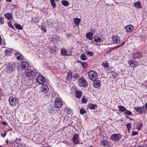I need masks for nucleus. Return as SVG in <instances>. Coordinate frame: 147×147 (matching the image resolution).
<instances>
[{
    "label": "nucleus",
    "instance_id": "nucleus-10",
    "mask_svg": "<svg viewBox=\"0 0 147 147\" xmlns=\"http://www.w3.org/2000/svg\"><path fill=\"white\" fill-rule=\"evenodd\" d=\"M40 97L42 99H47L49 98L50 94L49 92H40Z\"/></svg>",
    "mask_w": 147,
    "mask_h": 147
},
{
    "label": "nucleus",
    "instance_id": "nucleus-45",
    "mask_svg": "<svg viewBox=\"0 0 147 147\" xmlns=\"http://www.w3.org/2000/svg\"><path fill=\"white\" fill-rule=\"evenodd\" d=\"M124 114L128 115H131L132 112L126 109V110H125L124 112Z\"/></svg>",
    "mask_w": 147,
    "mask_h": 147
},
{
    "label": "nucleus",
    "instance_id": "nucleus-35",
    "mask_svg": "<svg viewBox=\"0 0 147 147\" xmlns=\"http://www.w3.org/2000/svg\"><path fill=\"white\" fill-rule=\"evenodd\" d=\"M57 50V48L55 46H53L50 48V51L52 53H55Z\"/></svg>",
    "mask_w": 147,
    "mask_h": 147
},
{
    "label": "nucleus",
    "instance_id": "nucleus-1",
    "mask_svg": "<svg viewBox=\"0 0 147 147\" xmlns=\"http://www.w3.org/2000/svg\"><path fill=\"white\" fill-rule=\"evenodd\" d=\"M25 75L27 78L31 80L36 78V76L37 75V73L36 71H33L31 70L28 69L25 71Z\"/></svg>",
    "mask_w": 147,
    "mask_h": 147
},
{
    "label": "nucleus",
    "instance_id": "nucleus-15",
    "mask_svg": "<svg viewBox=\"0 0 147 147\" xmlns=\"http://www.w3.org/2000/svg\"><path fill=\"white\" fill-rule=\"evenodd\" d=\"M93 86L95 88H98L99 87L101 86L100 81L98 80H93Z\"/></svg>",
    "mask_w": 147,
    "mask_h": 147
},
{
    "label": "nucleus",
    "instance_id": "nucleus-33",
    "mask_svg": "<svg viewBox=\"0 0 147 147\" xmlns=\"http://www.w3.org/2000/svg\"><path fill=\"white\" fill-rule=\"evenodd\" d=\"M20 141V139H19L16 138L15 140L13 141L12 140H9V143L10 144H16L18 143L17 141Z\"/></svg>",
    "mask_w": 147,
    "mask_h": 147
},
{
    "label": "nucleus",
    "instance_id": "nucleus-32",
    "mask_svg": "<svg viewBox=\"0 0 147 147\" xmlns=\"http://www.w3.org/2000/svg\"><path fill=\"white\" fill-rule=\"evenodd\" d=\"M11 49H7L5 50V55L6 56L9 55L11 53L12 51H11Z\"/></svg>",
    "mask_w": 147,
    "mask_h": 147
},
{
    "label": "nucleus",
    "instance_id": "nucleus-53",
    "mask_svg": "<svg viewBox=\"0 0 147 147\" xmlns=\"http://www.w3.org/2000/svg\"><path fill=\"white\" fill-rule=\"evenodd\" d=\"M8 127L6 131H7V132L9 131H11L13 130V129L9 125H8Z\"/></svg>",
    "mask_w": 147,
    "mask_h": 147
},
{
    "label": "nucleus",
    "instance_id": "nucleus-43",
    "mask_svg": "<svg viewBox=\"0 0 147 147\" xmlns=\"http://www.w3.org/2000/svg\"><path fill=\"white\" fill-rule=\"evenodd\" d=\"M67 53V51L65 49H61V54L63 55H66Z\"/></svg>",
    "mask_w": 147,
    "mask_h": 147
},
{
    "label": "nucleus",
    "instance_id": "nucleus-38",
    "mask_svg": "<svg viewBox=\"0 0 147 147\" xmlns=\"http://www.w3.org/2000/svg\"><path fill=\"white\" fill-rule=\"evenodd\" d=\"M108 143V141L106 140L102 141L101 142V144L104 146H106Z\"/></svg>",
    "mask_w": 147,
    "mask_h": 147
},
{
    "label": "nucleus",
    "instance_id": "nucleus-56",
    "mask_svg": "<svg viewBox=\"0 0 147 147\" xmlns=\"http://www.w3.org/2000/svg\"><path fill=\"white\" fill-rule=\"evenodd\" d=\"M5 142L6 144V145H9V141L7 139L6 140H5Z\"/></svg>",
    "mask_w": 147,
    "mask_h": 147
},
{
    "label": "nucleus",
    "instance_id": "nucleus-14",
    "mask_svg": "<svg viewBox=\"0 0 147 147\" xmlns=\"http://www.w3.org/2000/svg\"><path fill=\"white\" fill-rule=\"evenodd\" d=\"M142 56V54L141 52H136L133 54V58L134 59L140 58Z\"/></svg>",
    "mask_w": 147,
    "mask_h": 147
},
{
    "label": "nucleus",
    "instance_id": "nucleus-42",
    "mask_svg": "<svg viewBox=\"0 0 147 147\" xmlns=\"http://www.w3.org/2000/svg\"><path fill=\"white\" fill-rule=\"evenodd\" d=\"M80 114L82 115H83L84 114L86 113V111L83 108H81L80 110Z\"/></svg>",
    "mask_w": 147,
    "mask_h": 147
},
{
    "label": "nucleus",
    "instance_id": "nucleus-48",
    "mask_svg": "<svg viewBox=\"0 0 147 147\" xmlns=\"http://www.w3.org/2000/svg\"><path fill=\"white\" fill-rule=\"evenodd\" d=\"M126 127L127 128V129L128 131H129L131 128V124L130 123H128L126 125Z\"/></svg>",
    "mask_w": 147,
    "mask_h": 147
},
{
    "label": "nucleus",
    "instance_id": "nucleus-59",
    "mask_svg": "<svg viewBox=\"0 0 147 147\" xmlns=\"http://www.w3.org/2000/svg\"><path fill=\"white\" fill-rule=\"evenodd\" d=\"M71 54V51H67V54L66 55H69Z\"/></svg>",
    "mask_w": 147,
    "mask_h": 147
},
{
    "label": "nucleus",
    "instance_id": "nucleus-23",
    "mask_svg": "<svg viewBox=\"0 0 147 147\" xmlns=\"http://www.w3.org/2000/svg\"><path fill=\"white\" fill-rule=\"evenodd\" d=\"M134 6L136 8L138 9H141L142 8V7L141 4V2L139 1L134 3Z\"/></svg>",
    "mask_w": 147,
    "mask_h": 147
},
{
    "label": "nucleus",
    "instance_id": "nucleus-11",
    "mask_svg": "<svg viewBox=\"0 0 147 147\" xmlns=\"http://www.w3.org/2000/svg\"><path fill=\"white\" fill-rule=\"evenodd\" d=\"M134 109L136 112L140 114H142L145 111L144 106L141 107L138 106L137 107H134Z\"/></svg>",
    "mask_w": 147,
    "mask_h": 147
},
{
    "label": "nucleus",
    "instance_id": "nucleus-29",
    "mask_svg": "<svg viewBox=\"0 0 147 147\" xmlns=\"http://www.w3.org/2000/svg\"><path fill=\"white\" fill-rule=\"evenodd\" d=\"M65 112L68 114H71L73 113L72 110L69 108H66L65 109Z\"/></svg>",
    "mask_w": 147,
    "mask_h": 147
},
{
    "label": "nucleus",
    "instance_id": "nucleus-30",
    "mask_svg": "<svg viewBox=\"0 0 147 147\" xmlns=\"http://www.w3.org/2000/svg\"><path fill=\"white\" fill-rule=\"evenodd\" d=\"M14 26L16 29L18 30H22L23 29L22 26L20 24L15 23L14 24Z\"/></svg>",
    "mask_w": 147,
    "mask_h": 147
},
{
    "label": "nucleus",
    "instance_id": "nucleus-16",
    "mask_svg": "<svg viewBox=\"0 0 147 147\" xmlns=\"http://www.w3.org/2000/svg\"><path fill=\"white\" fill-rule=\"evenodd\" d=\"M128 64L131 67H135L137 66L138 63L134 59H131L128 61Z\"/></svg>",
    "mask_w": 147,
    "mask_h": 147
},
{
    "label": "nucleus",
    "instance_id": "nucleus-4",
    "mask_svg": "<svg viewBox=\"0 0 147 147\" xmlns=\"http://www.w3.org/2000/svg\"><path fill=\"white\" fill-rule=\"evenodd\" d=\"M88 77L92 80H94L98 78V75L97 73L91 70L88 73Z\"/></svg>",
    "mask_w": 147,
    "mask_h": 147
},
{
    "label": "nucleus",
    "instance_id": "nucleus-24",
    "mask_svg": "<svg viewBox=\"0 0 147 147\" xmlns=\"http://www.w3.org/2000/svg\"><path fill=\"white\" fill-rule=\"evenodd\" d=\"M97 105H96L93 104H90L88 105V108L90 109L94 110L96 108Z\"/></svg>",
    "mask_w": 147,
    "mask_h": 147
},
{
    "label": "nucleus",
    "instance_id": "nucleus-8",
    "mask_svg": "<svg viewBox=\"0 0 147 147\" xmlns=\"http://www.w3.org/2000/svg\"><path fill=\"white\" fill-rule=\"evenodd\" d=\"M80 137L79 135L78 134H74L72 139V141L74 144L77 145L79 142L80 140Z\"/></svg>",
    "mask_w": 147,
    "mask_h": 147
},
{
    "label": "nucleus",
    "instance_id": "nucleus-62",
    "mask_svg": "<svg viewBox=\"0 0 147 147\" xmlns=\"http://www.w3.org/2000/svg\"><path fill=\"white\" fill-rule=\"evenodd\" d=\"M125 44V42H123L121 44V45H122V46H124Z\"/></svg>",
    "mask_w": 147,
    "mask_h": 147
},
{
    "label": "nucleus",
    "instance_id": "nucleus-3",
    "mask_svg": "<svg viewBox=\"0 0 147 147\" xmlns=\"http://www.w3.org/2000/svg\"><path fill=\"white\" fill-rule=\"evenodd\" d=\"M78 82L79 86L84 88L86 87L88 85V82L85 78H80L78 80Z\"/></svg>",
    "mask_w": 147,
    "mask_h": 147
},
{
    "label": "nucleus",
    "instance_id": "nucleus-47",
    "mask_svg": "<svg viewBox=\"0 0 147 147\" xmlns=\"http://www.w3.org/2000/svg\"><path fill=\"white\" fill-rule=\"evenodd\" d=\"M4 18L0 16V23L1 24H3L4 23Z\"/></svg>",
    "mask_w": 147,
    "mask_h": 147
},
{
    "label": "nucleus",
    "instance_id": "nucleus-46",
    "mask_svg": "<svg viewBox=\"0 0 147 147\" xmlns=\"http://www.w3.org/2000/svg\"><path fill=\"white\" fill-rule=\"evenodd\" d=\"M51 3L53 8H55L56 7V5L54 1L53 0H50Z\"/></svg>",
    "mask_w": 147,
    "mask_h": 147
},
{
    "label": "nucleus",
    "instance_id": "nucleus-21",
    "mask_svg": "<svg viewBox=\"0 0 147 147\" xmlns=\"http://www.w3.org/2000/svg\"><path fill=\"white\" fill-rule=\"evenodd\" d=\"M15 55L17 59L19 60L22 61L23 59V56L19 53L15 54Z\"/></svg>",
    "mask_w": 147,
    "mask_h": 147
},
{
    "label": "nucleus",
    "instance_id": "nucleus-49",
    "mask_svg": "<svg viewBox=\"0 0 147 147\" xmlns=\"http://www.w3.org/2000/svg\"><path fill=\"white\" fill-rule=\"evenodd\" d=\"M41 29L43 30L45 32H47V30L46 28L43 25H41L40 26Z\"/></svg>",
    "mask_w": 147,
    "mask_h": 147
},
{
    "label": "nucleus",
    "instance_id": "nucleus-51",
    "mask_svg": "<svg viewBox=\"0 0 147 147\" xmlns=\"http://www.w3.org/2000/svg\"><path fill=\"white\" fill-rule=\"evenodd\" d=\"M73 78H74L75 79H78L79 77V76L78 74L77 73H76L75 74L73 75Z\"/></svg>",
    "mask_w": 147,
    "mask_h": 147
},
{
    "label": "nucleus",
    "instance_id": "nucleus-57",
    "mask_svg": "<svg viewBox=\"0 0 147 147\" xmlns=\"http://www.w3.org/2000/svg\"><path fill=\"white\" fill-rule=\"evenodd\" d=\"M1 123L3 124L4 125H8V124L6 121H2L1 122Z\"/></svg>",
    "mask_w": 147,
    "mask_h": 147
},
{
    "label": "nucleus",
    "instance_id": "nucleus-26",
    "mask_svg": "<svg viewBox=\"0 0 147 147\" xmlns=\"http://www.w3.org/2000/svg\"><path fill=\"white\" fill-rule=\"evenodd\" d=\"M93 35V33L91 32H89L86 34V37L90 40L92 39V36Z\"/></svg>",
    "mask_w": 147,
    "mask_h": 147
},
{
    "label": "nucleus",
    "instance_id": "nucleus-12",
    "mask_svg": "<svg viewBox=\"0 0 147 147\" xmlns=\"http://www.w3.org/2000/svg\"><path fill=\"white\" fill-rule=\"evenodd\" d=\"M112 40L114 44H119L121 41L120 37L118 36L113 35L112 37Z\"/></svg>",
    "mask_w": 147,
    "mask_h": 147
},
{
    "label": "nucleus",
    "instance_id": "nucleus-27",
    "mask_svg": "<svg viewBox=\"0 0 147 147\" xmlns=\"http://www.w3.org/2000/svg\"><path fill=\"white\" fill-rule=\"evenodd\" d=\"M59 40V36H57L55 35L53 36L51 38V41L54 42H57Z\"/></svg>",
    "mask_w": 147,
    "mask_h": 147
},
{
    "label": "nucleus",
    "instance_id": "nucleus-9",
    "mask_svg": "<svg viewBox=\"0 0 147 147\" xmlns=\"http://www.w3.org/2000/svg\"><path fill=\"white\" fill-rule=\"evenodd\" d=\"M45 81L44 77L41 75H39L36 78V81L37 83L39 84H42Z\"/></svg>",
    "mask_w": 147,
    "mask_h": 147
},
{
    "label": "nucleus",
    "instance_id": "nucleus-36",
    "mask_svg": "<svg viewBox=\"0 0 147 147\" xmlns=\"http://www.w3.org/2000/svg\"><path fill=\"white\" fill-rule=\"evenodd\" d=\"M80 58L83 61L86 60L87 59V57L84 53L82 54L80 56Z\"/></svg>",
    "mask_w": 147,
    "mask_h": 147
},
{
    "label": "nucleus",
    "instance_id": "nucleus-58",
    "mask_svg": "<svg viewBox=\"0 0 147 147\" xmlns=\"http://www.w3.org/2000/svg\"><path fill=\"white\" fill-rule=\"evenodd\" d=\"M137 132L136 131H133L132 133V135L133 136L136 135H137Z\"/></svg>",
    "mask_w": 147,
    "mask_h": 147
},
{
    "label": "nucleus",
    "instance_id": "nucleus-19",
    "mask_svg": "<svg viewBox=\"0 0 147 147\" xmlns=\"http://www.w3.org/2000/svg\"><path fill=\"white\" fill-rule=\"evenodd\" d=\"M21 67L24 69H26L29 66L28 63L26 62L23 61L20 65Z\"/></svg>",
    "mask_w": 147,
    "mask_h": 147
},
{
    "label": "nucleus",
    "instance_id": "nucleus-63",
    "mask_svg": "<svg viewBox=\"0 0 147 147\" xmlns=\"http://www.w3.org/2000/svg\"><path fill=\"white\" fill-rule=\"evenodd\" d=\"M114 47L115 49H117L118 48H119V45H118V46H116Z\"/></svg>",
    "mask_w": 147,
    "mask_h": 147
},
{
    "label": "nucleus",
    "instance_id": "nucleus-13",
    "mask_svg": "<svg viewBox=\"0 0 147 147\" xmlns=\"http://www.w3.org/2000/svg\"><path fill=\"white\" fill-rule=\"evenodd\" d=\"M49 88L46 84H42L41 86V91L40 92H49Z\"/></svg>",
    "mask_w": 147,
    "mask_h": 147
},
{
    "label": "nucleus",
    "instance_id": "nucleus-31",
    "mask_svg": "<svg viewBox=\"0 0 147 147\" xmlns=\"http://www.w3.org/2000/svg\"><path fill=\"white\" fill-rule=\"evenodd\" d=\"M94 41L95 42H103V40L101 38H99L98 36L95 37L94 38Z\"/></svg>",
    "mask_w": 147,
    "mask_h": 147
},
{
    "label": "nucleus",
    "instance_id": "nucleus-39",
    "mask_svg": "<svg viewBox=\"0 0 147 147\" xmlns=\"http://www.w3.org/2000/svg\"><path fill=\"white\" fill-rule=\"evenodd\" d=\"M7 132V131H1V136L2 137H3V138L5 137L6 135Z\"/></svg>",
    "mask_w": 147,
    "mask_h": 147
},
{
    "label": "nucleus",
    "instance_id": "nucleus-40",
    "mask_svg": "<svg viewBox=\"0 0 147 147\" xmlns=\"http://www.w3.org/2000/svg\"><path fill=\"white\" fill-rule=\"evenodd\" d=\"M85 96H83L82 98V102L83 103H86L87 102L88 100V99L87 98H84Z\"/></svg>",
    "mask_w": 147,
    "mask_h": 147
},
{
    "label": "nucleus",
    "instance_id": "nucleus-44",
    "mask_svg": "<svg viewBox=\"0 0 147 147\" xmlns=\"http://www.w3.org/2000/svg\"><path fill=\"white\" fill-rule=\"evenodd\" d=\"M8 26L11 28H12L14 30H15V28L12 25V22L11 20H10L8 23Z\"/></svg>",
    "mask_w": 147,
    "mask_h": 147
},
{
    "label": "nucleus",
    "instance_id": "nucleus-5",
    "mask_svg": "<svg viewBox=\"0 0 147 147\" xmlns=\"http://www.w3.org/2000/svg\"><path fill=\"white\" fill-rule=\"evenodd\" d=\"M9 104L11 106H14L17 104L18 100L17 98L12 96L10 97L8 100Z\"/></svg>",
    "mask_w": 147,
    "mask_h": 147
},
{
    "label": "nucleus",
    "instance_id": "nucleus-61",
    "mask_svg": "<svg viewBox=\"0 0 147 147\" xmlns=\"http://www.w3.org/2000/svg\"><path fill=\"white\" fill-rule=\"evenodd\" d=\"M78 62L79 63H80L82 65L83 64V62H82V61H80L79 60H77Z\"/></svg>",
    "mask_w": 147,
    "mask_h": 147
},
{
    "label": "nucleus",
    "instance_id": "nucleus-17",
    "mask_svg": "<svg viewBox=\"0 0 147 147\" xmlns=\"http://www.w3.org/2000/svg\"><path fill=\"white\" fill-rule=\"evenodd\" d=\"M75 96L78 99L80 98L82 95V92L81 91L77 90L75 93Z\"/></svg>",
    "mask_w": 147,
    "mask_h": 147
},
{
    "label": "nucleus",
    "instance_id": "nucleus-50",
    "mask_svg": "<svg viewBox=\"0 0 147 147\" xmlns=\"http://www.w3.org/2000/svg\"><path fill=\"white\" fill-rule=\"evenodd\" d=\"M143 125L141 123H140L138 124L137 125V129H138L140 130L141 128L142 127Z\"/></svg>",
    "mask_w": 147,
    "mask_h": 147
},
{
    "label": "nucleus",
    "instance_id": "nucleus-54",
    "mask_svg": "<svg viewBox=\"0 0 147 147\" xmlns=\"http://www.w3.org/2000/svg\"><path fill=\"white\" fill-rule=\"evenodd\" d=\"M115 49L114 47H113L110 49L109 51L107 52V53L109 54H110L111 53V52L113 51Z\"/></svg>",
    "mask_w": 147,
    "mask_h": 147
},
{
    "label": "nucleus",
    "instance_id": "nucleus-6",
    "mask_svg": "<svg viewBox=\"0 0 147 147\" xmlns=\"http://www.w3.org/2000/svg\"><path fill=\"white\" fill-rule=\"evenodd\" d=\"M121 134H113L111 136V139L114 142L118 141L121 138Z\"/></svg>",
    "mask_w": 147,
    "mask_h": 147
},
{
    "label": "nucleus",
    "instance_id": "nucleus-55",
    "mask_svg": "<svg viewBox=\"0 0 147 147\" xmlns=\"http://www.w3.org/2000/svg\"><path fill=\"white\" fill-rule=\"evenodd\" d=\"M34 22L35 23H38L39 22V21L38 20L37 18H36L34 19Z\"/></svg>",
    "mask_w": 147,
    "mask_h": 147
},
{
    "label": "nucleus",
    "instance_id": "nucleus-64",
    "mask_svg": "<svg viewBox=\"0 0 147 147\" xmlns=\"http://www.w3.org/2000/svg\"><path fill=\"white\" fill-rule=\"evenodd\" d=\"M66 35L67 37H69L70 36V35L68 33L66 34Z\"/></svg>",
    "mask_w": 147,
    "mask_h": 147
},
{
    "label": "nucleus",
    "instance_id": "nucleus-20",
    "mask_svg": "<svg viewBox=\"0 0 147 147\" xmlns=\"http://www.w3.org/2000/svg\"><path fill=\"white\" fill-rule=\"evenodd\" d=\"M4 16L8 20H11L13 19L12 13L8 12L7 13L4 15Z\"/></svg>",
    "mask_w": 147,
    "mask_h": 147
},
{
    "label": "nucleus",
    "instance_id": "nucleus-28",
    "mask_svg": "<svg viewBox=\"0 0 147 147\" xmlns=\"http://www.w3.org/2000/svg\"><path fill=\"white\" fill-rule=\"evenodd\" d=\"M73 21L76 25L78 26L79 23L80 22L81 20L78 18H76L74 19Z\"/></svg>",
    "mask_w": 147,
    "mask_h": 147
},
{
    "label": "nucleus",
    "instance_id": "nucleus-2",
    "mask_svg": "<svg viewBox=\"0 0 147 147\" xmlns=\"http://www.w3.org/2000/svg\"><path fill=\"white\" fill-rule=\"evenodd\" d=\"M16 66L15 63H9L5 65V71L8 73L11 74L15 70Z\"/></svg>",
    "mask_w": 147,
    "mask_h": 147
},
{
    "label": "nucleus",
    "instance_id": "nucleus-25",
    "mask_svg": "<svg viewBox=\"0 0 147 147\" xmlns=\"http://www.w3.org/2000/svg\"><path fill=\"white\" fill-rule=\"evenodd\" d=\"M118 108L119 111L122 112H124L125 110H126V109L124 107L121 105H119L118 106Z\"/></svg>",
    "mask_w": 147,
    "mask_h": 147
},
{
    "label": "nucleus",
    "instance_id": "nucleus-41",
    "mask_svg": "<svg viewBox=\"0 0 147 147\" xmlns=\"http://www.w3.org/2000/svg\"><path fill=\"white\" fill-rule=\"evenodd\" d=\"M102 65L104 67H108L109 66V64L106 61H104L102 63Z\"/></svg>",
    "mask_w": 147,
    "mask_h": 147
},
{
    "label": "nucleus",
    "instance_id": "nucleus-37",
    "mask_svg": "<svg viewBox=\"0 0 147 147\" xmlns=\"http://www.w3.org/2000/svg\"><path fill=\"white\" fill-rule=\"evenodd\" d=\"M86 54L89 56H93L94 55V53L92 51H86Z\"/></svg>",
    "mask_w": 147,
    "mask_h": 147
},
{
    "label": "nucleus",
    "instance_id": "nucleus-60",
    "mask_svg": "<svg viewBox=\"0 0 147 147\" xmlns=\"http://www.w3.org/2000/svg\"><path fill=\"white\" fill-rule=\"evenodd\" d=\"M144 106L146 110H147V102L144 105Z\"/></svg>",
    "mask_w": 147,
    "mask_h": 147
},
{
    "label": "nucleus",
    "instance_id": "nucleus-18",
    "mask_svg": "<svg viewBox=\"0 0 147 147\" xmlns=\"http://www.w3.org/2000/svg\"><path fill=\"white\" fill-rule=\"evenodd\" d=\"M125 28L127 32H131L134 29V27L133 26L129 25L125 27Z\"/></svg>",
    "mask_w": 147,
    "mask_h": 147
},
{
    "label": "nucleus",
    "instance_id": "nucleus-52",
    "mask_svg": "<svg viewBox=\"0 0 147 147\" xmlns=\"http://www.w3.org/2000/svg\"><path fill=\"white\" fill-rule=\"evenodd\" d=\"M82 65L83 67L84 68H87L88 67L87 64L85 62H83V64H82Z\"/></svg>",
    "mask_w": 147,
    "mask_h": 147
},
{
    "label": "nucleus",
    "instance_id": "nucleus-22",
    "mask_svg": "<svg viewBox=\"0 0 147 147\" xmlns=\"http://www.w3.org/2000/svg\"><path fill=\"white\" fill-rule=\"evenodd\" d=\"M72 73L71 71L67 73V80L69 82H70L72 78Z\"/></svg>",
    "mask_w": 147,
    "mask_h": 147
},
{
    "label": "nucleus",
    "instance_id": "nucleus-34",
    "mask_svg": "<svg viewBox=\"0 0 147 147\" xmlns=\"http://www.w3.org/2000/svg\"><path fill=\"white\" fill-rule=\"evenodd\" d=\"M61 3L63 5L65 6H68L69 4V2L67 1L66 0H63L61 1Z\"/></svg>",
    "mask_w": 147,
    "mask_h": 147
},
{
    "label": "nucleus",
    "instance_id": "nucleus-7",
    "mask_svg": "<svg viewBox=\"0 0 147 147\" xmlns=\"http://www.w3.org/2000/svg\"><path fill=\"white\" fill-rule=\"evenodd\" d=\"M63 102L60 99L57 98L55 101V107L57 108H61L63 106Z\"/></svg>",
    "mask_w": 147,
    "mask_h": 147
}]
</instances>
